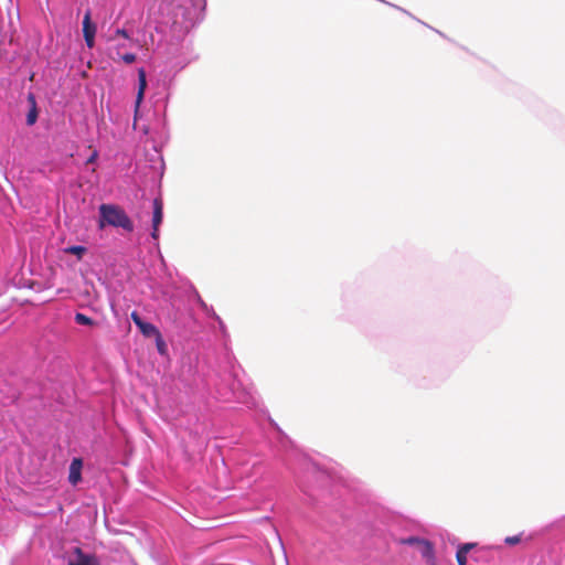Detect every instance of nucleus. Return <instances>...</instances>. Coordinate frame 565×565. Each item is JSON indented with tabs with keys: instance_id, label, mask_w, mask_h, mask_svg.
<instances>
[{
	"instance_id": "obj_26",
	"label": "nucleus",
	"mask_w": 565,
	"mask_h": 565,
	"mask_svg": "<svg viewBox=\"0 0 565 565\" xmlns=\"http://www.w3.org/2000/svg\"><path fill=\"white\" fill-rule=\"evenodd\" d=\"M431 563H433V565H436V564H435V561H434V562H431Z\"/></svg>"
},
{
	"instance_id": "obj_8",
	"label": "nucleus",
	"mask_w": 565,
	"mask_h": 565,
	"mask_svg": "<svg viewBox=\"0 0 565 565\" xmlns=\"http://www.w3.org/2000/svg\"><path fill=\"white\" fill-rule=\"evenodd\" d=\"M500 548H501L500 546H494V545H487V546H481V547L476 546V548H473V552L471 554V558L476 562L489 561L492 553L495 551H499Z\"/></svg>"
},
{
	"instance_id": "obj_24",
	"label": "nucleus",
	"mask_w": 565,
	"mask_h": 565,
	"mask_svg": "<svg viewBox=\"0 0 565 565\" xmlns=\"http://www.w3.org/2000/svg\"><path fill=\"white\" fill-rule=\"evenodd\" d=\"M201 306L204 309V311L206 312V315L209 317L213 318V312H215L214 309L212 307H207V305L202 300H201Z\"/></svg>"
},
{
	"instance_id": "obj_19",
	"label": "nucleus",
	"mask_w": 565,
	"mask_h": 565,
	"mask_svg": "<svg viewBox=\"0 0 565 565\" xmlns=\"http://www.w3.org/2000/svg\"><path fill=\"white\" fill-rule=\"evenodd\" d=\"M522 537H523V532H521V533H519L516 535L507 536L504 539V543L507 545H516V544H519L522 541Z\"/></svg>"
},
{
	"instance_id": "obj_21",
	"label": "nucleus",
	"mask_w": 565,
	"mask_h": 565,
	"mask_svg": "<svg viewBox=\"0 0 565 565\" xmlns=\"http://www.w3.org/2000/svg\"><path fill=\"white\" fill-rule=\"evenodd\" d=\"M213 319L217 322L220 331L223 334H227L226 326H225L224 321L221 319V317L216 312H213Z\"/></svg>"
},
{
	"instance_id": "obj_12",
	"label": "nucleus",
	"mask_w": 565,
	"mask_h": 565,
	"mask_svg": "<svg viewBox=\"0 0 565 565\" xmlns=\"http://www.w3.org/2000/svg\"><path fill=\"white\" fill-rule=\"evenodd\" d=\"M420 555L427 561V562H434L435 559V550L431 542L428 540L423 539L420 544L417 546Z\"/></svg>"
},
{
	"instance_id": "obj_15",
	"label": "nucleus",
	"mask_w": 565,
	"mask_h": 565,
	"mask_svg": "<svg viewBox=\"0 0 565 565\" xmlns=\"http://www.w3.org/2000/svg\"><path fill=\"white\" fill-rule=\"evenodd\" d=\"M86 250L87 249L84 245H71L64 248V252L66 254L75 255L78 259L83 257Z\"/></svg>"
},
{
	"instance_id": "obj_9",
	"label": "nucleus",
	"mask_w": 565,
	"mask_h": 565,
	"mask_svg": "<svg viewBox=\"0 0 565 565\" xmlns=\"http://www.w3.org/2000/svg\"><path fill=\"white\" fill-rule=\"evenodd\" d=\"M83 461L81 458H73L70 465L68 481L76 486L82 480Z\"/></svg>"
},
{
	"instance_id": "obj_5",
	"label": "nucleus",
	"mask_w": 565,
	"mask_h": 565,
	"mask_svg": "<svg viewBox=\"0 0 565 565\" xmlns=\"http://www.w3.org/2000/svg\"><path fill=\"white\" fill-rule=\"evenodd\" d=\"M152 231L150 233V236L158 242L159 239V226L161 225L163 221V205L160 199H154L152 202Z\"/></svg>"
},
{
	"instance_id": "obj_14",
	"label": "nucleus",
	"mask_w": 565,
	"mask_h": 565,
	"mask_svg": "<svg viewBox=\"0 0 565 565\" xmlns=\"http://www.w3.org/2000/svg\"><path fill=\"white\" fill-rule=\"evenodd\" d=\"M153 339H154V343H156L158 353L161 356L167 358L169 355L168 344H167L166 340L163 339L161 332L158 333V335Z\"/></svg>"
},
{
	"instance_id": "obj_23",
	"label": "nucleus",
	"mask_w": 565,
	"mask_h": 565,
	"mask_svg": "<svg viewBox=\"0 0 565 565\" xmlns=\"http://www.w3.org/2000/svg\"><path fill=\"white\" fill-rule=\"evenodd\" d=\"M97 157H98V151H97V150H94V151L89 154V157L86 159L85 163H86V164H92V163H94V162L96 161Z\"/></svg>"
},
{
	"instance_id": "obj_22",
	"label": "nucleus",
	"mask_w": 565,
	"mask_h": 565,
	"mask_svg": "<svg viewBox=\"0 0 565 565\" xmlns=\"http://www.w3.org/2000/svg\"><path fill=\"white\" fill-rule=\"evenodd\" d=\"M86 46L93 49L95 45V35H84Z\"/></svg>"
},
{
	"instance_id": "obj_3",
	"label": "nucleus",
	"mask_w": 565,
	"mask_h": 565,
	"mask_svg": "<svg viewBox=\"0 0 565 565\" xmlns=\"http://www.w3.org/2000/svg\"><path fill=\"white\" fill-rule=\"evenodd\" d=\"M228 380L231 381L230 386L222 384L216 386L217 398L222 402H237L246 404V393L244 390L239 388V383L232 376H230Z\"/></svg>"
},
{
	"instance_id": "obj_25",
	"label": "nucleus",
	"mask_w": 565,
	"mask_h": 565,
	"mask_svg": "<svg viewBox=\"0 0 565 565\" xmlns=\"http://www.w3.org/2000/svg\"><path fill=\"white\" fill-rule=\"evenodd\" d=\"M125 47H127L126 43H117V44H115L114 50H115L116 55H119L121 53V50L125 49Z\"/></svg>"
},
{
	"instance_id": "obj_11",
	"label": "nucleus",
	"mask_w": 565,
	"mask_h": 565,
	"mask_svg": "<svg viewBox=\"0 0 565 565\" xmlns=\"http://www.w3.org/2000/svg\"><path fill=\"white\" fill-rule=\"evenodd\" d=\"M476 543H463L458 546L456 552V559L458 565H467V555L470 551L476 548Z\"/></svg>"
},
{
	"instance_id": "obj_18",
	"label": "nucleus",
	"mask_w": 565,
	"mask_h": 565,
	"mask_svg": "<svg viewBox=\"0 0 565 565\" xmlns=\"http://www.w3.org/2000/svg\"><path fill=\"white\" fill-rule=\"evenodd\" d=\"M118 58L120 61H122L125 64H132L136 60H137V56L135 53H130V52H127V53H120L119 55H117Z\"/></svg>"
},
{
	"instance_id": "obj_10",
	"label": "nucleus",
	"mask_w": 565,
	"mask_h": 565,
	"mask_svg": "<svg viewBox=\"0 0 565 565\" xmlns=\"http://www.w3.org/2000/svg\"><path fill=\"white\" fill-rule=\"evenodd\" d=\"M146 87H147L146 71L143 67H140L138 70V92H137V96H136V108L139 107L140 103L143 99Z\"/></svg>"
},
{
	"instance_id": "obj_1",
	"label": "nucleus",
	"mask_w": 565,
	"mask_h": 565,
	"mask_svg": "<svg viewBox=\"0 0 565 565\" xmlns=\"http://www.w3.org/2000/svg\"><path fill=\"white\" fill-rule=\"evenodd\" d=\"M99 227L105 224L113 227H120L126 232H132L135 226L128 214L115 204H100L99 206Z\"/></svg>"
},
{
	"instance_id": "obj_4",
	"label": "nucleus",
	"mask_w": 565,
	"mask_h": 565,
	"mask_svg": "<svg viewBox=\"0 0 565 565\" xmlns=\"http://www.w3.org/2000/svg\"><path fill=\"white\" fill-rule=\"evenodd\" d=\"M130 318H131L132 322L135 323V326L139 329L140 333L145 338H156L158 335V333H160V330L158 329V327H156L151 322L145 321L140 317L138 311L134 310L130 313Z\"/></svg>"
},
{
	"instance_id": "obj_16",
	"label": "nucleus",
	"mask_w": 565,
	"mask_h": 565,
	"mask_svg": "<svg viewBox=\"0 0 565 565\" xmlns=\"http://www.w3.org/2000/svg\"><path fill=\"white\" fill-rule=\"evenodd\" d=\"M117 36H121L125 40L130 41V42L132 41L129 32L125 28H117L114 31V34H111L107 38V42H115Z\"/></svg>"
},
{
	"instance_id": "obj_13",
	"label": "nucleus",
	"mask_w": 565,
	"mask_h": 565,
	"mask_svg": "<svg viewBox=\"0 0 565 565\" xmlns=\"http://www.w3.org/2000/svg\"><path fill=\"white\" fill-rule=\"evenodd\" d=\"M96 24L92 22L90 10H87L83 19V36L96 35Z\"/></svg>"
},
{
	"instance_id": "obj_7",
	"label": "nucleus",
	"mask_w": 565,
	"mask_h": 565,
	"mask_svg": "<svg viewBox=\"0 0 565 565\" xmlns=\"http://www.w3.org/2000/svg\"><path fill=\"white\" fill-rule=\"evenodd\" d=\"M26 102L29 105V111L26 113L25 124L31 127L35 125L39 118V109L36 104L35 95L32 92H29L26 95Z\"/></svg>"
},
{
	"instance_id": "obj_17",
	"label": "nucleus",
	"mask_w": 565,
	"mask_h": 565,
	"mask_svg": "<svg viewBox=\"0 0 565 565\" xmlns=\"http://www.w3.org/2000/svg\"><path fill=\"white\" fill-rule=\"evenodd\" d=\"M74 320L77 324H81V326L92 327V326L96 324V322L90 317H88L82 312H76L74 316Z\"/></svg>"
},
{
	"instance_id": "obj_20",
	"label": "nucleus",
	"mask_w": 565,
	"mask_h": 565,
	"mask_svg": "<svg viewBox=\"0 0 565 565\" xmlns=\"http://www.w3.org/2000/svg\"><path fill=\"white\" fill-rule=\"evenodd\" d=\"M423 541L422 537L418 536H408L402 541L403 544L411 545V546H418L420 542Z\"/></svg>"
},
{
	"instance_id": "obj_6",
	"label": "nucleus",
	"mask_w": 565,
	"mask_h": 565,
	"mask_svg": "<svg viewBox=\"0 0 565 565\" xmlns=\"http://www.w3.org/2000/svg\"><path fill=\"white\" fill-rule=\"evenodd\" d=\"M75 561H70L68 565H100L95 554L85 553L81 547L74 548Z\"/></svg>"
},
{
	"instance_id": "obj_2",
	"label": "nucleus",
	"mask_w": 565,
	"mask_h": 565,
	"mask_svg": "<svg viewBox=\"0 0 565 565\" xmlns=\"http://www.w3.org/2000/svg\"><path fill=\"white\" fill-rule=\"evenodd\" d=\"M195 60L196 55L193 54L189 45H171L166 60V71L168 74L175 75Z\"/></svg>"
}]
</instances>
